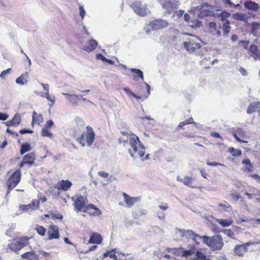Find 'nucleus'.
I'll use <instances>...</instances> for the list:
<instances>
[{"mask_svg":"<svg viewBox=\"0 0 260 260\" xmlns=\"http://www.w3.org/2000/svg\"><path fill=\"white\" fill-rule=\"evenodd\" d=\"M209 27L211 29H216L217 26L216 23L215 22H210L209 23Z\"/></svg>","mask_w":260,"mask_h":260,"instance_id":"obj_58","label":"nucleus"},{"mask_svg":"<svg viewBox=\"0 0 260 260\" xmlns=\"http://www.w3.org/2000/svg\"><path fill=\"white\" fill-rule=\"evenodd\" d=\"M116 252V249H112L111 251H107L103 254V258L109 256L111 258L117 260L118 258L117 256L115 255V253Z\"/></svg>","mask_w":260,"mask_h":260,"instance_id":"obj_28","label":"nucleus"},{"mask_svg":"<svg viewBox=\"0 0 260 260\" xmlns=\"http://www.w3.org/2000/svg\"><path fill=\"white\" fill-rule=\"evenodd\" d=\"M233 17L236 20L241 21H245L247 19V16L245 14L239 12L234 14Z\"/></svg>","mask_w":260,"mask_h":260,"instance_id":"obj_34","label":"nucleus"},{"mask_svg":"<svg viewBox=\"0 0 260 260\" xmlns=\"http://www.w3.org/2000/svg\"><path fill=\"white\" fill-rule=\"evenodd\" d=\"M123 196L124 198V202L126 205V207L130 208L132 207L134 204L140 201V198L139 197H131L126 193H123Z\"/></svg>","mask_w":260,"mask_h":260,"instance_id":"obj_13","label":"nucleus"},{"mask_svg":"<svg viewBox=\"0 0 260 260\" xmlns=\"http://www.w3.org/2000/svg\"><path fill=\"white\" fill-rule=\"evenodd\" d=\"M231 133L234 136V137L236 139V140L238 142L240 143H247V141L241 139L238 136V135L241 137H244L245 136V133L244 131H243L242 128H238L236 131L233 128L231 131Z\"/></svg>","mask_w":260,"mask_h":260,"instance_id":"obj_15","label":"nucleus"},{"mask_svg":"<svg viewBox=\"0 0 260 260\" xmlns=\"http://www.w3.org/2000/svg\"><path fill=\"white\" fill-rule=\"evenodd\" d=\"M202 240L203 242L213 251L220 250L223 246V240L220 235L212 237L203 236Z\"/></svg>","mask_w":260,"mask_h":260,"instance_id":"obj_3","label":"nucleus"},{"mask_svg":"<svg viewBox=\"0 0 260 260\" xmlns=\"http://www.w3.org/2000/svg\"><path fill=\"white\" fill-rule=\"evenodd\" d=\"M21 177L20 171L16 170L7 181V185L8 188V193L12 190L20 182Z\"/></svg>","mask_w":260,"mask_h":260,"instance_id":"obj_6","label":"nucleus"},{"mask_svg":"<svg viewBox=\"0 0 260 260\" xmlns=\"http://www.w3.org/2000/svg\"><path fill=\"white\" fill-rule=\"evenodd\" d=\"M11 70V69L9 68L7 70L3 71L0 74V77L2 79H4L7 75H9V74L10 73Z\"/></svg>","mask_w":260,"mask_h":260,"instance_id":"obj_50","label":"nucleus"},{"mask_svg":"<svg viewBox=\"0 0 260 260\" xmlns=\"http://www.w3.org/2000/svg\"><path fill=\"white\" fill-rule=\"evenodd\" d=\"M35 229L38 234L41 236H44L46 232V229L44 226L41 225H36Z\"/></svg>","mask_w":260,"mask_h":260,"instance_id":"obj_43","label":"nucleus"},{"mask_svg":"<svg viewBox=\"0 0 260 260\" xmlns=\"http://www.w3.org/2000/svg\"><path fill=\"white\" fill-rule=\"evenodd\" d=\"M72 183L68 180H62L59 181L55 186V188L58 190H62L63 191L68 190L72 186Z\"/></svg>","mask_w":260,"mask_h":260,"instance_id":"obj_16","label":"nucleus"},{"mask_svg":"<svg viewBox=\"0 0 260 260\" xmlns=\"http://www.w3.org/2000/svg\"><path fill=\"white\" fill-rule=\"evenodd\" d=\"M260 113V102H254L250 104L247 109V114Z\"/></svg>","mask_w":260,"mask_h":260,"instance_id":"obj_20","label":"nucleus"},{"mask_svg":"<svg viewBox=\"0 0 260 260\" xmlns=\"http://www.w3.org/2000/svg\"><path fill=\"white\" fill-rule=\"evenodd\" d=\"M183 136L188 138L196 137V134L194 133L190 132H184L183 134Z\"/></svg>","mask_w":260,"mask_h":260,"instance_id":"obj_53","label":"nucleus"},{"mask_svg":"<svg viewBox=\"0 0 260 260\" xmlns=\"http://www.w3.org/2000/svg\"><path fill=\"white\" fill-rule=\"evenodd\" d=\"M53 124V122L52 120H48L47 122V123H46L45 126L44 128H46L47 129H49L52 126Z\"/></svg>","mask_w":260,"mask_h":260,"instance_id":"obj_60","label":"nucleus"},{"mask_svg":"<svg viewBox=\"0 0 260 260\" xmlns=\"http://www.w3.org/2000/svg\"><path fill=\"white\" fill-rule=\"evenodd\" d=\"M17 241L19 242L21 247L23 248L27 245L28 243V238L22 237L18 239Z\"/></svg>","mask_w":260,"mask_h":260,"instance_id":"obj_45","label":"nucleus"},{"mask_svg":"<svg viewBox=\"0 0 260 260\" xmlns=\"http://www.w3.org/2000/svg\"><path fill=\"white\" fill-rule=\"evenodd\" d=\"M123 90L125 91L126 93L129 96V97H134V98L136 99L137 100H140L141 99V97L140 96L137 95L135 93H134L133 91H132L128 88L127 87H124L123 88Z\"/></svg>","mask_w":260,"mask_h":260,"instance_id":"obj_39","label":"nucleus"},{"mask_svg":"<svg viewBox=\"0 0 260 260\" xmlns=\"http://www.w3.org/2000/svg\"><path fill=\"white\" fill-rule=\"evenodd\" d=\"M193 178L190 177L186 176L184 177V178L183 179L182 182L184 184L186 185L189 186L191 187H194L191 185V184L193 183Z\"/></svg>","mask_w":260,"mask_h":260,"instance_id":"obj_38","label":"nucleus"},{"mask_svg":"<svg viewBox=\"0 0 260 260\" xmlns=\"http://www.w3.org/2000/svg\"><path fill=\"white\" fill-rule=\"evenodd\" d=\"M216 221L223 227H227L231 225L233 223V220L231 218L230 219H217Z\"/></svg>","mask_w":260,"mask_h":260,"instance_id":"obj_27","label":"nucleus"},{"mask_svg":"<svg viewBox=\"0 0 260 260\" xmlns=\"http://www.w3.org/2000/svg\"><path fill=\"white\" fill-rule=\"evenodd\" d=\"M98 46L97 42L93 39L88 41L86 44L83 46L82 49L90 52L95 50Z\"/></svg>","mask_w":260,"mask_h":260,"instance_id":"obj_17","label":"nucleus"},{"mask_svg":"<svg viewBox=\"0 0 260 260\" xmlns=\"http://www.w3.org/2000/svg\"><path fill=\"white\" fill-rule=\"evenodd\" d=\"M207 165L208 166H213V167H215V166H222V167H225V166L223 165V164H221L220 163H218V162H207Z\"/></svg>","mask_w":260,"mask_h":260,"instance_id":"obj_55","label":"nucleus"},{"mask_svg":"<svg viewBox=\"0 0 260 260\" xmlns=\"http://www.w3.org/2000/svg\"><path fill=\"white\" fill-rule=\"evenodd\" d=\"M102 238L100 234L94 232L93 233L89 240L88 243L93 244H100L102 242Z\"/></svg>","mask_w":260,"mask_h":260,"instance_id":"obj_23","label":"nucleus"},{"mask_svg":"<svg viewBox=\"0 0 260 260\" xmlns=\"http://www.w3.org/2000/svg\"><path fill=\"white\" fill-rule=\"evenodd\" d=\"M59 237L58 228L56 225H52L48 229V238L49 240L58 239Z\"/></svg>","mask_w":260,"mask_h":260,"instance_id":"obj_14","label":"nucleus"},{"mask_svg":"<svg viewBox=\"0 0 260 260\" xmlns=\"http://www.w3.org/2000/svg\"><path fill=\"white\" fill-rule=\"evenodd\" d=\"M259 244H260V242L257 241L248 242L244 244L237 245L234 247V252L237 255L239 256H244L245 254L248 251V246Z\"/></svg>","mask_w":260,"mask_h":260,"instance_id":"obj_7","label":"nucleus"},{"mask_svg":"<svg viewBox=\"0 0 260 260\" xmlns=\"http://www.w3.org/2000/svg\"><path fill=\"white\" fill-rule=\"evenodd\" d=\"M39 205V201H32L28 205H22L19 206V209L23 211L30 212L36 210Z\"/></svg>","mask_w":260,"mask_h":260,"instance_id":"obj_12","label":"nucleus"},{"mask_svg":"<svg viewBox=\"0 0 260 260\" xmlns=\"http://www.w3.org/2000/svg\"><path fill=\"white\" fill-rule=\"evenodd\" d=\"M244 6L247 9L254 11H257L260 7L259 4L250 0L246 1Z\"/></svg>","mask_w":260,"mask_h":260,"instance_id":"obj_22","label":"nucleus"},{"mask_svg":"<svg viewBox=\"0 0 260 260\" xmlns=\"http://www.w3.org/2000/svg\"><path fill=\"white\" fill-rule=\"evenodd\" d=\"M222 2H224L225 4H226L229 5V7H231L233 6H238L239 5H235L234 3L231 2V0H222Z\"/></svg>","mask_w":260,"mask_h":260,"instance_id":"obj_59","label":"nucleus"},{"mask_svg":"<svg viewBox=\"0 0 260 260\" xmlns=\"http://www.w3.org/2000/svg\"><path fill=\"white\" fill-rule=\"evenodd\" d=\"M192 123H194L196 125V126L197 125L196 123L193 121L192 118L190 117L188 119L180 122L178 126L179 127L182 128L183 126H184L185 125H186L187 124Z\"/></svg>","mask_w":260,"mask_h":260,"instance_id":"obj_47","label":"nucleus"},{"mask_svg":"<svg viewBox=\"0 0 260 260\" xmlns=\"http://www.w3.org/2000/svg\"><path fill=\"white\" fill-rule=\"evenodd\" d=\"M96 58L101 59L105 62L106 59V58L105 56H104L102 54H97Z\"/></svg>","mask_w":260,"mask_h":260,"instance_id":"obj_64","label":"nucleus"},{"mask_svg":"<svg viewBox=\"0 0 260 260\" xmlns=\"http://www.w3.org/2000/svg\"><path fill=\"white\" fill-rule=\"evenodd\" d=\"M210 135L213 137H216V138H220V139L221 138V136L218 133H217L216 132H212L210 133Z\"/></svg>","mask_w":260,"mask_h":260,"instance_id":"obj_63","label":"nucleus"},{"mask_svg":"<svg viewBox=\"0 0 260 260\" xmlns=\"http://www.w3.org/2000/svg\"><path fill=\"white\" fill-rule=\"evenodd\" d=\"M42 121V115H33L31 124H33L34 123H36L40 124Z\"/></svg>","mask_w":260,"mask_h":260,"instance_id":"obj_40","label":"nucleus"},{"mask_svg":"<svg viewBox=\"0 0 260 260\" xmlns=\"http://www.w3.org/2000/svg\"><path fill=\"white\" fill-rule=\"evenodd\" d=\"M128 140H129L128 143L133 149V151L134 152H137L142 160H148L149 158V154H147L145 157L143 158L145 152V147L141 143L138 137L136 135L131 134L129 138H127L126 140H122V138H119V142L125 145L128 143Z\"/></svg>","mask_w":260,"mask_h":260,"instance_id":"obj_2","label":"nucleus"},{"mask_svg":"<svg viewBox=\"0 0 260 260\" xmlns=\"http://www.w3.org/2000/svg\"><path fill=\"white\" fill-rule=\"evenodd\" d=\"M195 253V249L194 248H191L189 250H184L182 248V257H187L189 256H191Z\"/></svg>","mask_w":260,"mask_h":260,"instance_id":"obj_36","label":"nucleus"},{"mask_svg":"<svg viewBox=\"0 0 260 260\" xmlns=\"http://www.w3.org/2000/svg\"><path fill=\"white\" fill-rule=\"evenodd\" d=\"M222 29L223 30V36L226 37L228 36L229 32L230 31L231 27L229 21L226 20L223 24Z\"/></svg>","mask_w":260,"mask_h":260,"instance_id":"obj_32","label":"nucleus"},{"mask_svg":"<svg viewBox=\"0 0 260 260\" xmlns=\"http://www.w3.org/2000/svg\"><path fill=\"white\" fill-rule=\"evenodd\" d=\"M157 1L161 4L164 9L169 12L178 7V2L171 1V0Z\"/></svg>","mask_w":260,"mask_h":260,"instance_id":"obj_11","label":"nucleus"},{"mask_svg":"<svg viewBox=\"0 0 260 260\" xmlns=\"http://www.w3.org/2000/svg\"><path fill=\"white\" fill-rule=\"evenodd\" d=\"M74 201L73 206L77 212L83 211L91 215L98 216L101 214L100 210L93 204H90L86 206V198L81 196H77L72 198Z\"/></svg>","mask_w":260,"mask_h":260,"instance_id":"obj_1","label":"nucleus"},{"mask_svg":"<svg viewBox=\"0 0 260 260\" xmlns=\"http://www.w3.org/2000/svg\"><path fill=\"white\" fill-rule=\"evenodd\" d=\"M21 257L27 260H36L38 259V256L34 252H27L22 254Z\"/></svg>","mask_w":260,"mask_h":260,"instance_id":"obj_25","label":"nucleus"},{"mask_svg":"<svg viewBox=\"0 0 260 260\" xmlns=\"http://www.w3.org/2000/svg\"><path fill=\"white\" fill-rule=\"evenodd\" d=\"M168 250L169 252H172L176 256H180L182 257V248H168Z\"/></svg>","mask_w":260,"mask_h":260,"instance_id":"obj_35","label":"nucleus"},{"mask_svg":"<svg viewBox=\"0 0 260 260\" xmlns=\"http://www.w3.org/2000/svg\"><path fill=\"white\" fill-rule=\"evenodd\" d=\"M42 96L46 98L50 102V106H52L54 104L55 102L54 97L50 96L49 93H44L42 95Z\"/></svg>","mask_w":260,"mask_h":260,"instance_id":"obj_44","label":"nucleus"},{"mask_svg":"<svg viewBox=\"0 0 260 260\" xmlns=\"http://www.w3.org/2000/svg\"><path fill=\"white\" fill-rule=\"evenodd\" d=\"M169 23L166 20L157 19L151 21L148 26L152 30H159L167 27Z\"/></svg>","mask_w":260,"mask_h":260,"instance_id":"obj_10","label":"nucleus"},{"mask_svg":"<svg viewBox=\"0 0 260 260\" xmlns=\"http://www.w3.org/2000/svg\"><path fill=\"white\" fill-rule=\"evenodd\" d=\"M9 247L12 251L14 252H16L22 248L17 240L10 243L9 245Z\"/></svg>","mask_w":260,"mask_h":260,"instance_id":"obj_29","label":"nucleus"},{"mask_svg":"<svg viewBox=\"0 0 260 260\" xmlns=\"http://www.w3.org/2000/svg\"><path fill=\"white\" fill-rule=\"evenodd\" d=\"M79 10H80V15L82 19H83L86 14V12H85L83 6H79Z\"/></svg>","mask_w":260,"mask_h":260,"instance_id":"obj_52","label":"nucleus"},{"mask_svg":"<svg viewBox=\"0 0 260 260\" xmlns=\"http://www.w3.org/2000/svg\"><path fill=\"white\" fill-rule=\"evenodd\" d=\"M216 209L219 212H227L229 213L232 211L231 206L225 201L218 204Z\"/></svg>","mask_w":260,"mask_h":260,"instance_id":"obj_19","label":"nucleus"},{"mask_svg":"<svg viewBox=\"0 0 260 260\" xmlns=\"http://www.w3.org/2000/svg\"><path fill=\"white\" fill-rule=\"evenodd\" d=\"M129 70L133 72V73H134L135 74H136L140 78V79L142 80H144V76H143V72L139 70V69H135V68H131V69H129Z\"/></svg>","mask_w":260,"mask_h":260,"instance_id":"obj_42","label":"nucleus"},{"mask_svg":"<svg viewBox=\"0 0 260 260\" xmlns=\"http://www.w3.org/2000/svg\"><path fill=\"white\" fill-rule=\"evenodd\" d=\"M41 135L43 137H47L51 138L53 137V134L50 133L48 129L44 128L41 132Z\"/></svg>","mask_w":260,"mask_h":260,"instance_id":"obj_48","label":"nucleus"},{"mask_svg":"<svg viewBox=\"0 0 260 260\" xmlns=\"http://www.w3.org/2000/svg\"><path fill=\"white\" fill-rule=\"evenodd\" d=\"M98 175L103 178H108L109 174L104 171H100L98 172Z\"/></svg>","mask_w":260,"mask_h":260,"instance_id":"obj_57","label":"nucleus"},{"mask_svg":"<svg viewBox=\"0 0 260 260\" xmlns=\"http://www.w3.org/2000/svg\"><path fill=\"white\" fill-rule=\"evenodd\" d=\"M75 123L79 131H81L85 126V123L82 119L77 117L75 120Z\"/></svg>","mask_w":260,"mask_h":260,"instance_id":"obj_33","label":"nucleus"},{"mask_svg":"<svg viewBox=\"0 0 260 260\" xmlns=\"http://www.w3.org/2000/svg\"><path fill=\"white\" fill-rule=\"evenodd\" d=\"M239 45H241L242 44V46L245 49H248V45H249V41H243V40H240L239 41Z\"/></svg>","mask_w":260,"mask_h":260,"instance_id":"obj_51","label":"nucleus"},{"mask_svg":"<svg viewBox=\"0 0 260 260\" xmlns=\"http://www.w3.org/2000/svg\"><path fill=\"white\" fill-rule=\"evenodd\" d=\"M230 196H231V198H232L233 200L235 201H237L240 198V196L238 193H232L230 194Z\"/></svg>","mask_w":260,"mask_h":260,"instance_id":"obj_54","label":"nucleus"},{"mask_svg":"<svg viewBox=\"0 0 260 260\" xmlns=\"http://www.w3.org/2000/svg\"><path fill=\"white\" fill-rule=\"evenodd\" d=\"M251 52V56L255 60L258 59L260 60V51L258 50V47L254 44L251 45L249 49Z\"/></svg>","mask_w":260,"mask_h":260,"instance_id":"obj_21","label":"nucleus"},{"mask_svg":"<svg viewBox=\"0 0 260 260\" xmlns=\"http://www.w3.org/2000/svg\"><path fill=\"white\" fill-rule=\"evenodd\" d=\"M250 176L255 180L257 182L260 183V176L257 174H251Z\"/></svg>","mask_w":260,"mask_h":260,"instance_id":"obj_56","label":"nucleus"},{"mask_svg":"<svg viewBox=\"0 0 260 260\" xmlns=\"http://www.w3.org/2000/svg\"><path fill=\"white\" fill-rule=\"evenodd\" d=\"M63 94L66 96V99L73 105H78V102L82 99L81 95L71 94L63 93Z\"/></svg>","mask_w":260,"mask_h":260,"instance_id":"obj_18","label":"nucleus"},{"mask_svg":"<svg viewBox=\"0 0 260 260\" xmlns=\"http://www.w3.org/2000/svg\"><path fill=\"white\" fill-rule=\"evenodd\" d=\"M41 85L43 87L45 91V93H49V85L48 84L41 83Z\"/></svg>","mask_w":260,"mask_h":260,"instance_id":"obj_62","label":"nucleus"},{"mask_svg":"<svg viewBox=\"0 0 260 260\" xmlns=\"http://www.w3.org/2000/svg\"><path fill=\"white\" fill-rule=\"evenodd\" d=\"M25 162L27 164L32 165L34 162L35 159V154L34 153H30L24 155L23 157Z\"/></svg>","mask_w":260,"mask_h":260,"instance_id":"obj_26","label":"nucleus"},{"mask_svg":"<svg viewBox=\"0 0 260 260\" xmlns=\"http://www.w3.org/2000/svg\"><path fill=\"white\" fill-rule=\"evenodd\" d=\"M184 47L189 53H193L200 49L201 45L200 43H197L193 39H188L187 41L183 43Z\"/></svg>","mask_w":260,"mask_h":260,"instance_id":"obj_9","label":"nucleus"},{"mask_svg":"<svg viewBox=\"0 0 260 260\" xmlns=\"http://www.w3.org/2000/svg\"><path fill=\"white\" fill-rule=\"evenodd\" d=\"M32 132H33L32 131L28 129H25V128L22 129L20 130V131H19V133L21 134H26V133H32Z\"/></svg>","mask_w":260,"mask_h":260,"instance_id":"obj_61","label":"nucleus"},{"mask_svg":"<svg viewBox=\"0 0 260 260\" xmlns=\"http://www.w3.org/2000/svg\"><path fill=\"white\" fill-rule=\"evenodd\" d=\"M180 236L187 239H191L197 244L200 243V240L202 239V236H200L197 233H194L192 230H185L184 229H176Z\"/></svg>","mask_w":260,"mask_h":260,"instance_id":"obj_5","label":"nucleus"},{"mask_svg":"<svg viewBox=\"0 0 260 260\" xmlns=\"http://www.w3.org/2000/svg\"><path fill=\"white\" fill-rule=\"evenodd\" d=\"M27 73L21 75L16 79V83L18 84L23 85L27 82Z\"/></svg>","mask_w":260,"mask_h":260,"instance_id":"obj_24","label":"nucleus"},{"mask_svg":"<svg viewBox=\"0 0 260 260\" xmlns=\"http://www.w3.org/2000/svg\"><path fill=\"white\" fill-rule=\"evenodd\" d=\"M260 27V23L258 22H253L251 23V33L254 36H257V30Z\"/></svg>","mask_w":260,"mask_h":260,"instance_id":"obj_30","label":"nucleus"},{"mask_svg":"<svg viewBox=\"0 0 260 260\" xmlns=\"http://www.w3.org/2000/svg\"><path fill=\"white\" fill-rule=\"evenodd\" d=\"M31 149V147L29 144L25 143L21 145L20 154L23 155L26 152L29 151Z\"/></svg>","mask_w":260,"mask_h":260,"instance_id":"obj_37","label":"nucleus"},{"mask_svg":"<svg viewBox=\"0 0 260 260\" xmlns=\"http://www.w3.org/2000/svg\"><path fill=\"white\" fill-rule=\"evenodd\" d=\"M221 232L227 235L228 237L233 238L234 236V233L230 230L223 229L222 230Z\"/></svg>","mask_w":260,"mask_h":260,"instance_id":"obj_49","label":"nucleus"},{"mask_svg":"<svg viewBox=\"0 0 260 260\" xmlns=\"http://www.w3.org/2000/svg\"><path fill=\"white\" fill-rule=\"evenodd\" d=\"M196 255L197 258L195 259V260H210V259L207 258L202 252L197 251Z\"/></svg>","mask_w":260,"mask_h":260,"instance_id":"obj_46","label":"nucleus"},{"mask_svg":"<svg viewBox=\"0 0 260 260\" xmlns=\"http://www.w3.org/2000/svg\"><path fill=\"white\" fill-rule=\"evenodd\" d=\"M131 8L136 14L141 16L146 15L148 9L146 8V5H143L140 2H136L131 5Z\"/></svg>","mask_w":260,"mask_h":260,"instance_id":"obj_8","label":"nucleus"},{"mask_svg":"<svg viewBox=\"0 0 260 260\" xmlns=\"http://www.w3.org/2000/svg\"><path fill=\"white\" fill-rule=\"evenodd\" d=\"M95 137V134L93 128L87 126L85 133L82 134L77 140L82 146H85L86 144L88 146H90L94 142Z\"/></svg>","mask_w":260,"mask_h":260,"instance_id":"obj_4","label":"nucleus"},{"mask_svg":"<svg viewBox=\"0 0 260 260\" xmlns=\"http://www.w3.org/2000/svg\"><path fill=\"white\" fill-rule=\"evenodd\" d=\"M20 115H15L14 118L12 120L7 122V125L9 126L13 125H17L20 123Z\"/></svg>","mask_w":260,"mask_h":260,"instance_id":"obj_31","label":"nucleus"},{"mask_svg":"<svg viewBox=\"0 0 260 260\" xmlns=\"http://www.w3.org/2000/svg\"><path fill=\"white\" fill-rule=\"evenodd\" d=\"M229 152L233 156L235 157L241 155L242 153V151L240 149H236L233 147L229 148Z\"/></svg>","mask_w":260,"mask_h":260,"instance_id":"obj_41","label":"nucleus"}]
</instances>
